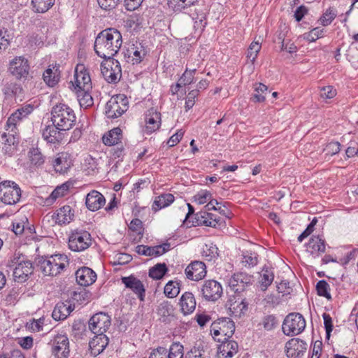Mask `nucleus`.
Listing matches in <instances>:
<instances>
[{"instance_id":"nucleus-1","label":"nucleus","mask_w":358,"mask_h":358,"mask_svg":"<svg viewBox=\"0 0 358 358\" xmlns=\"http://www.w3.org/2000/svg\"><path fill=\"white\" fill-rule=\"evenodd\" d=\"M122 43L121 33L115 28H108L101 31L95 38L94 51L103 59H111L117 54Z\"/></svg>"},{"instance_id":"nucleus-2","label":"nucleus","mask_w":358,"mask_h":358,"mask_svg":"<svg viewBox=\"0 0 358 358\" xmlns=\"http://www.w3.org/2000/svg\"><path fill=\"white\" fill-rule=\"evenodd\" d=\"M51 120L60 131H68L76 122V115L73 109L63 103L56 105L51 110Z\"/></svg>"},{"instance_id":"nucleus-3","label":"nucleus","mask_w":358,"mask_h":358,"mask_svg":"<svg viewBox=\"0 0 358 358\" xmlns=\"http://www.w3.org/2000/svg\"><path fill=\"white\" fill-rule=\"evenodd\" d=\"M67 257L63 255L41 257L36 260L37 266L45 275L56 276L66 267Z\"/></svg>"},{"instance_id":"nucleus-4","label":"nucleus","mask_w":358,"mask_h":358,"mask_svg":"<svg viewBox=\"0 0 358 358\" xmlns=\"http://www.w3.org/2000/svg\"><path fill=\"white\" fill-rule=\"evenodd\" d=\"M306 327L303 316L298 313H292L286 316L282 323V331L287 336L298 335Z\"/></svg>"},{"instance_id":"nucleus-5","label":"nucleus","mask_w":358,"mask_h":358,"mask_svg":"<svg viewBox=\"0 0 358 358\" xmlns=\"http://www.w3.org/2000/svg\"><path fill=\"white\" fill-rule=\"evenodd\" d=\"M21 197L20 187L9 180H6L0 184V199L6 204L13 205L18 202Z\"/></svg>"},{"instance_id":"nucleus-6","label":"nucleus","mask_w":358,"mask_h":358,"mask_svg":"<svg viewBox=\"0 0 358 358\" xmlns=\"http://www.w3.org/2000/svg\"><path fill=\"white\" fill-rule=\"evenodd\" d=\"M128 109V100L123 94L113 96L106 103V115L108 118H117Z\"/></svg>"},{"instance_id":"nucleus-7","label":"nucleus","mask_w":358,"mask_h":358,"mask_svg":"<svg viewBox=\"0 0 358 358\" xmlns=\"http://www.w3.org/2000/svg\"><path fill=\"white\" fill-rule=\"evenodd\" d=\"M101 64V71L105 80L109 83H117L122 77V69L120 62L111 59H105Z\"/></svg>"},{"instance_id":"nucleus-8","label":"nucleus","mask_w":358,"mask_h":358,"mask_svg":"<svg viewBox=\"0 0 358 358\" xmlns=\"http://www.w3.org/2000/svg\"><path fill=\"white\" fill-rule=\"evenodd\" d=\"M91 245V234L87 231H73L69 238V247L72 251H83Z\"/></svg>"},{"instance_id":"nucleus-9","label":"nucleus","mask_w":358,"mask_h":358,"mask_svg":"<svg viewBox=\"0 0 358 358\" xmlns=\"http://www.w3.org/2000/svg\"><path fill=\"white\" fill-rule=\"evenodd\" d=\"M213 336L222 335L224 340L229 339L235 331L234 322L229 317H223L213 322L210 327Z\"/></svg>"},{"instance_id":"nucleus-10","label":"nucleus","mask_w":358,"mask_h":358,"mask_svg":"<svg viewBox=\"0 0 358 358\" xmlns=\"http://www.w3.org/2000/svg\"><path fill=\"white\" fill-rule=\"evenodd\" d=\"M111 324L110 317L105 313L99 312L91 317L88 322L89 330L94 334H104Z\"/></svg>"},{"instance_id":"nucleus-11","label":"nucleus","mask_w":358,"mask_h":358,"mask_svg":"<svg viewBox=\"0 0 358 358\" xmlns=\"http://www.w3.org/2000/svg\"><path fill=\"white\" fill-rule=\"evenodd\" d=\"M75 90H90L92 81L88 70L85 66L78 64L75 69L74 81L71 82Z\"/></svg>"},{"instance_id":"nucleus-12","label":"nucleus","mask_w":358,"mask_h":358,"mask_svg":"<svg viewBox=\"0 0 358 358\" xmlns=\"http://www.w3.org/2000/svg\"><path fill=\"white\" fill-rule=\"evenodd\" d=\"M28 60L24 57H15L9 63L8 71L17 80L27 79L29 73Z\"/></svg>"},{"instance_id":"nucleus-13","label":"nucleus","mask_w":358,"mask_h":358,"mask_svg":"<svg viewBox=\"0 0 358 358\" xmlns=\"http://www.w3.org/2000/svg\"><path fill=\"white\" fill-rule=\"evenodd\" d=\"M201 292L203 297L206 301H215L222 294V287L220 283L214 280H208L204 282Z\"/></svg>"},{"instance_id":"nucleus-14","label":"nucleus","mask_w":358,"mask_h":358,"mask_svg":"<svg viewBox=\"0 0 358 358\" xmlns=\"http://www.w3.org/2000/svg\"><path fill=\"white\" fill-rule=\"evenodd\" d=\"M252 284V277L245 273L234 274L229 280V285L236 293H241Z\"/></svg>"},{"instance_id":"nucleus-15","label":"nucleus","mask_w":358,"mask_h":358,"mask_svg":"<svg viewBox=\"0 0 358 358\" xmlns=\"http://www.w3.org/2000/svg\"><path fill=\"white\" fill-rule=\"evenodd\" d=\"M308 344L303 341L294 338L285 344L286 355L289 358H301L306 352Z\"/></svg>"},{"instance_id":"nucleus-16","label":"nucleus","mask_w":358,"mask_h":358,"mask_svg":"<svg viewBox=\"0 0 358 358\" xmlns=\"http://www.w3.org/2000/svg\"><path fill=\"white\" fill-rule=\"evenodd\" d=\"M52 352L56 358H67L69 355V341L67 336L57 335L51 341Z\"/></svg>"},{"instance_id":"nucleus-17","label":"nucleus","mask_w":358,"mask_h":358,"mask_svg":"<svg viewBox=\"0 0 358 358\" xmlns=\"http://www.w3.org/2000/svg\"><path fill=\"white\" fill-rule=\"evenodd\" d=\"M33 272L34 267L31 261H21L14 268V280L20 283L24 282Z\"/></svg>"},{"instance_id":"nucleus-18","label":"nucleus","mask_w":358,"mask_h":358,"mask_svg":"<svg viewBox=\"0 0 358 358\" xmlns=\"http://www.w3.org/2000/svg\"><path fill=\"white\" fill-rule=\"evenodd\" d=\"M185 273L188 279L198 281L206 276V266L202 262L194 261L187 266Z\"/></svg>"},{"instance_id":"nucleus-19","label":"nucleus","mask_w":358,"mask_h":358,"mask_svg":"<svg viewBox=\"0 0 358 358\" xmlns=\"http://www.w3.org/2000/svg\"><path fill=\"white\" fill-rule=\"evenodd\" d=\"M121 280L122 282L127 288L132 290L141 301H144L145 289L143 284L140 280L133 275L127 277H122Z\"/></svg>"},{"instance_id":"nucleus-20","label":"nucleus","mask_w":358,"mask_h":358,"mask_svg":"<svg viewBox=\"0 0 358 358\" xmlns=\"http://www.w3.org/2000/svg\"><path fill=\"white\" fill-rule=\"evenodd\" d=\"M106 203L104 196L96 190H92L86 196L85 204L91 211L99 210Z\"/></svg>"},{"instance_id":"nucleus-21","label":"nucleus","mask_w":358,"mask_h":358,"mask_svg":"<svg viewBox=\"0 0 358 358\" xmlns=\"http://www.w3.org/2000/svg\"><path fill=\"white\" fill-rule=\"evenodd\" d=\"M217 341L222 343L217 350L218 358H231L237 352L238 345L236 341L220 338Z\"/></svg>"},{"instance_id":"nucleus-22","label":"nucleus","mask_w":358,"mask_h":358,"mask_svg":"<svg viewBox=\"0 0 358 358\" xmlns=\"http://www.w3.org/2000/svg\"><path fill=\"white\" fill-rule=\"evenodd\" d=\"M76 281L81 286H89L96 279V273L89 267H83L76 272Z\"/></svg>"},{"instance_id":"nucleus-23","label":"nucleus","mask_w":358,"mask_h":358,"mask_svg":"<svg viewBox=\"0 0 358 358\" xmlns=\"http://www.w3.org/2000/svg\"><path fill=\"white\" fill-rule=\"evenodd\" d=\"M306 250L313 257H320L325 252V242L319 236H313L306 244Z\"/></svg>"},{"instance_id":"nucleus-24","label":"nucleus","mask_w":358,"mask_h":358,"mask_svg":"<svg viewBox=\"0 0 358 358\" xmlns=\"http://www.w3.org/2000/svg\"><path fill=\"white\" fill-rule=\"evenodd\" d=\"M146 130L152 133L159 129L161 125V113L154 108H150L145 115Z\"/></svg>"},{"instance_id":"nucleus-25","label":"nucleus","mask_w":358,"mask_h":358,"mask_svg":"<svg viewBox=\"0 0 358 358\" xmlns=\"http://www.w3.org/2000/svg\"><path fill=\"white\" fill-rule=\"evenodd\" d=\"M96 336L90 341L89 345L91 353L98 355L102 352L108 344V338L103 334H95Z\"/></svg>"},{"instance_id":"nucleus-26","label":"nucleus","mask_w":358,"mask_h":358,"mask_svg":"<svg viewBox=\"0 0 358 358\" xmlns=\"http://www.w3.org/2000/svg\"><path fill=\"white\" fill-rule=\"evenodd\" d=\"M57 125L52 124L48 125L42 132V136L44 140L50 143H57L62 141L63 139V131L59 130Z\"/></svg>"},{"instance_id":"nucleus-27","label":"nucleus","mask_w":358,"mask_h":358,"mask_svg":"<svg viewBox=\"0 0 358 358\" xmlns=\"http://www.w3.org/2000/svg\"><path fill=\"white\" fill-rule=\"evenodd\" d=\"M72 161L67 152H60L53 162L55 170L59 173H64L71 166Z\"/></svg>"},{"instance_id":"nucleus-28","label":"nucleus","mask_w":358,"mask_h":358,"mask_svg":"<svg viewBox=\"0 0 358 358\" xmlns=\"http://www.w3.org/2000/svg\"><path fill=\"white\" fill-rule=\"evenodd\" d=\"M53 217L59 224H68L73 220L75 211L70 206L66 205L57 210L56 215Z\"/></svg>"},{"instance_id":"nucleus-29","label":"nucleus","mask_w":358,"mask_h":358,"mask_svg":"<svg viewBox=\"0 0 358 358\" xmlns=\"http://www.w3.org/2000/svg\"><path fill=\"white\" fill-rule=\"evenodd\" d=\"M180 305L184 315L192 313L196 308V300L192 292H186L180 297Z\"/></svg>"},{"instance_id":"nucleus-30","label":"nucleus","mask_w":358,"mask_h":358,"mask_svg":"<svg viewBox=\"0 0 358 358\" xmlns=\"http://www.w3.org/2000/svg\"><path fill=\"white\" fill-rule=\"evenodd\" d=\"M73 186V183L67 181L62 185L57 186L50 194V195L45 199V203L46 205L52 204L55 200L59 197L65 196L69 192V189Z\"/></svg>"},{"instance_id":"nucleus-31","label":"nucleus","mask_w":358,"mask_h":358,"mask_svg":"<svg viewBox=\"0 0 358 358\" xmlns=\"http://www.w3.org/2000/svg\"><path fill=\"white\" fill-rule=\"evenodd\" d=\"M73 310V308L71 307V304L64 302H59L56 304L52 311V316L55 320H64Z\"/></svg>"},{"instance_id":"nucleus-32","label":"nucleus","mask_w":358,"mask_h":358,"mask_svg":"<svg viewBox=\"0 0 358 358\" xmlns=\"http://www.w3.org/2000/svg\"><path fill=\"white\" fill-rule=\"evenodd\" d=\"M59 78L60 72L59 66H53L52 68L49 66L43 74V80L49 87H54L57 85Z\"/></svg>"},{"instance_id":"nucleus-33","label":"nucleus","mask_w":358,"mask_h":358,"mask_svg":"<svg viewBox=\"0 0 358 358\" xmlns=\"http://www.w3.org/2000/svg\"><path fill=\"white\" fill-rule=\"evenodd\" d=\"M174 201V196L171 194H163L156 196L153 202L152 208L154 211H157L163 208L169 206Z\"/></svg>"},{"instance_id":"nucleus-34","label":"nucleus","mask_w":358,"mask_h":358,"mask_svg":"<svg viewBox=\"0 0 358 358\" xmlns=\"http://www.w3.org/2000/svg\"><path fill=\"white\" fill-rule=\"evenodd\" d=\"M122 137V130L119 127L114 128L105 134L102 141L106 145L111 146L118 144V141Z\"/></svg>"},{"instance_id":"nucleus-35","label":"nucleus","mask_w":358,"mask_h":358,"mask_svg":"<svg viewBox=\"0 0 358 358\" xmlns=\"http://www.w3.org/2000/svg\"><path fill=\"white\" fill-rule=\"evenodd\" d=\"M203 215L202 213L200 214H196V218L198 222V224H202L205 226L215 227L216 225L219 223L220 220L216 217L213 213L203 212Z\"/></svg>"},{"instance_id":"nucleus-36","label":"nucleus","mask_w":358,"mask_h":358,"mask_svg":"<svg viewBox=\"0 0 358 358\" xmlns=\"http://www.w3.org/2000/svg\"><path fill=\"white\" fill-rule=\"evenodd\" d=\"M197 0H168V6L175 12H182L194 3Z\"/></svg>"},{"instance_id":"nucleus-37","label":"nucleus","mask_w":358,"mask_h":358,"mask_svg":"<svg viewBox=\"0 0 358 358\" xmlns=\"http://www.w3.org/2000/svg\"><path fill=\"white\" fill-rule=\"evenodd\" d=\"M89 331L85 324L81 320H75L72 325V335L75 339H83L87 336Z\"/></svg>"},{"instance_id":"nucleus-38","label":"nucleus","mask_w":358,"mask_h":358,"mask_svg":"<svg viewBox=\"0 0 358 358\" xmlns=\"http://www.w3.org/2000/svg\"><path fill=\"white\" fill-rule=\"evenodd\" d=\"M226 306L231 313V315L235 317L241 316L243 310H246L248 308V304L244 302V300L237 302L236 301H233L232 299H230L227 302Z\"/></svg>"},{"instance_id":"nucleus-39","label":"nucleus","mask_w":358,"mask_h":358,"mask_svg":"<svg viewBox=\"0 0 358 358\" xmlns=\"http://www.w3.org/2000/svg\"><path fill=\"white\" fill-rule=\"evenodd\" d=\"M127 52L129 57H132L131 62L133 64H140L143 58L145 56V51L143 49L142 46L138 48V46L132 45L131 48L127 50Z\"/></svg>"},{"instance_id":"nucleus-40","label":"nucleus","mask_w":358,"mask_h":358,"mask_svg":"<svg viewBox=\"0 0 358 358\" xmlns=\"http://www.w3.org/2000/svg\"><path fill=\"white\" fill-rule=\"evenodd\" d=\"M255 93L251 98L254 102H264L266 99V94L268 92V87L261 83H255L254 85Z\"/></svg>"},{"instance_id":"nucleus-41","label":"nucleus","mask_w":358,"mask_h":358,"mask_svg":"<svg viewBox=\"0 0 358 358\" xmlns=\"http://www.w3.org/2000/svg\"><path fill=\"white\" fill-rule=\"evenodd\" d=\"M2 150L5 154L10 155L14 150V145L15 143V138L13 134H7L3 133L1 135Z\"/></svg>"},{"instance_id":"nucleus-42","label":"nucleus","mask_w":358,"mask_h":358,"mask_svg":"<svg viewBox=\"0 0 358 358\" xmlns=\"http://www.w3.org/2000/svg\"><path fill=\"white\" fill-rule=\"evenodd\" d=\"M260 285L262 289L265 291L273 282L274 280V273L273 271L268 268H264L260 274Z\"/></svg>"},{"instance_id":"nucleus-43","label":"nucleus","mask_w":358,"mask_h":358,"mask_svg":"<svg viewBox=\"0 0 358 358\" xmlns=\"http://www.w3.org/2000/svg\"><path fill=\"white\" fill-rule=\"evenodd\" d=\"M55 0H31L34 11L43 13L48 11L54 4Z\"/></svg>"},{"instance_id":"nucleus-44","label":"nucleus","mask_w":358,"mask_h":358,"mask_svg":"<svg viewBox=\"0 0 358 358\" xmlns=\"http://www.w3.org/2000/svg\"><path fill=\"white\" fill-rule=\"evenodd\" d=\"M168 271V268L165 263H158L149 270V276L153 279H162Z\"/></svg>"},{"instance_id":"nucleus-45","label":"nucleus","mask_w":358,"mask_h":358,"mask_svg":"<svg viewBox=\"0 0 358 358\" xmlns=\"http://www.w3.org/2000/svg\"><path fill=\"white\" fill-rule=\"evenodd\" d=\"M77 96L81 107L88 108L93 105L94 101L90 90H77Z\"/></svg>"},{"instance_id":"nucleus-46","label":"nucleus","mask_w":358,"mask_h":358,"mask_svg":"<svg viewBox=\"0 0 358 358\" xmlns=\"http://www.w3.org/2000/svg\"><path fill=\"white\" fill-rule=\"evenodd\" d=\"M159 248L156 246H148L144 245H139L136 247V252L141 255L145 256H160Z\"/></svg>"},{"instance_id":"nucleus-47","label":"nucleus","mask_w":358,"mask_h":358,"mask_svg":"<svg viewBox=\"0 0 358 358\" xmlns=\"http://www.w3.org/2000/svg\"><path fill=\"white\" fill-rule=\"evenodd\" d=\"M184 348L180 343H173L167 350L168 358H183L184 357Z\"/></svg>"},{"instance_id":"nucleus-48","label":"nucleus","mask_w":358,"mask_h":358,"mask_svg":"<svg viewBox=\"0 0 358 358\" xmlns=\"http://www.w3.org/2000/svg\"><path fill=\"white\" fill-rule=\"evenodd\" d=\"M180 283L176 281H169L164 287V294L169 298H174L180 293Z\"/></svg>"},{"instance_id":"nucleus-49","label":"nucleus","mask_w":358,"mask_h":358,"mask_svg":"<svg viewBox=\"0 0 358 358\" xmlns=\"http://www.w3.org/2000/svg\"><path fill=\"white\" fill-rule=\"evenodd\" d=\"M91 294L86 291L84 288H80L78 291H73L71 294V299L79 303L80 304L85 303L88 301Z\"/></svg>"},{"instance_id":"nucleus-50","label":"nucleus","mask_w":358,"mask_h":358,"mask_svg":"<svg viewBox=\"0 0 358 358\" xmlns=\"http://www.w3.org/2000/svg\"><path fill=\"white\" fill-rule=\"evenodd\" d=\"M3 93L7 97H13L18 95L22 93V87L15 83H7L3 90Z\"/></svg>"},{"instance_id":"nucleus-51","label":"nucleus","mask_w":358,"mask_h":358,"mask_svg":"<svg viewBox=\"0 0 358 358\" xmlns=\"http://www.w3.org/2000/svg\"><path fill=\"white\" fill-rule=\"evenodd\" d=\"M29 157L31 164L36 166H41L44 163V157L37 148L30 149L29 151Z\"/></svg>"},{"instance_id":"nucleus-52","label":"nucleus","mask_w":358,"mask_h":358,"mask_svg":"<svg viewBox=\"0 0 358 358\" xmlns=\"http://www.w3.org/2000/svg\"><path fill=\"white\" fill-rule=\"evenodd\" d=\"M316 289L319 296L325 297L328 300L331 299V296L329 293V285L324 280H321L317 282Z\"/></svg>"},{"instance_id":"nucleus-53","label":"nucleus","mask_w":358,"mask_h":358,"mask_svg":"<svg viewBox=\"0 0 358 358\" xmlns=\"http://www.w3.org/2000/svg\"><path fill=\"white\" fill-rule=\"evenodd\" d=\"M259 325H262L266 331H271L277 327L278 320L273 315H266L262 318Z\"/></svg>"},{"instance_id":"nucleus-54","label":"nucleus","mask_w":358,"mask_h":358,"mask_svg":"<svg viewBox=\"0 0 358 358\" xmlns=\"http://www.w3.org/2000/svg\"><path fill=\"white\" fill-rule=\"evenodd\" d=\"M261 50V45L258 42H252L247 52V57L251 61L253 64L257 57V55Z\"/></svg>"},{"instance_id":"nucleus-55","label":"nucleus","mask_w":358,"mask_h":358,"mask_svg":"<svg viewBox=\"0 0 358 358\" xmlns=\"http://www.w3.org/2000/svg\"><path fill=\"white\" fill-rule=\"evenodd\" d=\"M336 17V11L332 8H329L326 12L320 17V21L323 26H327L331 23V22Z\"/></svg>"},{"instance_id":"nucleus-56","label":"nucleus","mask_w":358,"mask_h":358,"mask_svg":"<svg viewBox=\"0 0 358 358\" xmlns=\"http://www.w3.org/2000/svg\"><path fill=\"white\" fill-rule=\"evenodd\" d=\"M123 0H97L100 8L105 10H110L117 7Z\"/></svg>"},{"instance_id":"nucleus-57","label":"nucleus","mask_w":358,"mask_h":358,"mask_svg":"<svg viewBox=\"0 0 358 358\" xmlns=\"http://www.w3.org/2000/svg\"><path fill=\"white\" fill-rule=\"evenodd\" d=\"M323 29H320V27H316L313 29L308 33H306L304 36V38L309 42L315 41L317 39L322 36Z\"/></svg>"},{"instance_id":"nucleus-58","label":"nucleus","mask_w":358,"mask_h":358,"mask_svg":"<svg viewBox=\"0 0 358 358\" xmlns=\"http://www.w3.org/2000/svg\"><path fill=\"white\" fill-rule=\"evenodd\" d=\"M158 314L162 317L170 315L173 309L172 305L169 301H163L158 306Z\"/></svg>"},{"instance_id":"nucleus-59","label":"nucleus","mask_w":358,"mask_h":358,"mask_svg":"<svg viewBox=\"0 0 358 358\" xmlns=\"http://www.w3.org/2000/svg\"><path fill=\"white\" fill-rule=\"evenodd\" d=\"M206 350L203 348H194L188 352L184 358H206Z\"/></svg>"},{"instance_id":"nucleus-60","label":"nucleus","mask_w":358,"mask_h":358,"mask_svg":"<svg viewBox=\"0 0 358 358\" xmlns=\"http://www.w3.org/2000/svg\"><path fill=\"white\" fill-rule=\"evenodd\" d=\"M242 262L245 266H253L257 264V255L247 252L243 255Z\"/></svg>"},{"instance_id":"nucleus-61","label":"nucleus","mask_w":358,"mask_h":358,"mask_svg":"<svg viewBox=\"0 0 358 358\" xmlns=\"http://www.w3.org/2000/svg\"><path fill=\"white\" fill-rule=\"evenodd\" d=\"M199 95V90H193L190 91L187 96L185 101V108L187 110H189L193 107L195 102V98Z\"/></svg>"},{"instance_id":"nucleus-62","label":"nucleus","mask_w":358,"mask_h":358,"mask_svg":"<svg viewBox=\"0 0 358 358\" xmlns=\"http://www.w3.org/2000/svg\"><path fill=\"white\" fill-rule=\"evenodd\" d=\"M211 197V193L207 190H201L194 196L195 200L197 201L199 204L205 203L208 200H210Z\"/></svg>"},{"instance_id":"nucleus-63","label":"nucleus","mask_w":358,"mask_h":358,"mask_svg":"<svg viewBox=\"0 0 358 358\" xmlns=\"http://www.w3.org/2000/svg\"><path fill=\"white\" fill-rule=\"evenodd\" d=\"M336 95V90L332 86L328 85L321 89L320 96L324 99H331Z\"/></svg>"},{"instance_id":"nucleus-64","label":"nucleus","mask_w":358,"mask_h":358,"mask_svg":"<svg viewBox=\"0 0 358 358\" xmlns=\"http://www.w3.org/2000/svg\"><path fill=\"white\" fill-rule=\"evenodd\" d=\"M167 349L164 347H158L152 350L149 358H168L167 357Z\"/></svg>"}]
</instances>
